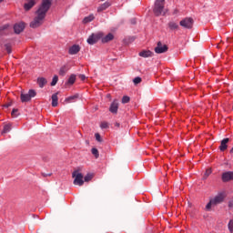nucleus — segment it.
Listing matches in <instances>:
<instances>
[{
	"label": "nucleus",
	"instance_id": "nucleus-1",
	"mask_svg": "<svg viewBox=\"0 0 233 233\" xmlns=\"http://www.w3.org/2000/svg\"><path fill=\"white\" fill-rule=\"evenodd\" d=\"M51 5L52 0H43L42 5L36 11V16L30 24L31 28H37V26H41V25H43L45 17H46V12H48Z\"/></svg>",
	"mask_w": 233,
	"mask_h": 233
},
{
	"label": "nucleus",
	"instance_id": "nucleus-2",
	"mask_svg": "<svg viewBox=\"0 0 233 233\" xmlns=\"http://www.w3.org/2000/svg\"><path fill=\"white\" fill-rule=\"evenodd\" d=\"M153 11L157 15H165L167 12V10L165 9V0H157Z\"/></svg>",
	"mask_w": 233,
	"mask_h": 233
},
{
	"label": "nucleus",
	"instance_id": "nucleus-3",
	"mask_svg": "<svg viewBox=\"0 0 233 233\" xmlns=\"http://www.w3.org/2000/svg\"><path fill=\"white\" fill-rule=\"evenodd\" d=\"M74 179V185H78V187H83L85 181L83 180V174L79 173V171H75L72 174Z\"/></svg>",
	"mask_w": 233,
	"mask_h": 233
},
{
	"label": "nucleus",
	"instance_id": "nucleus-4",
	"mask_svg": "<svg viewBox=\"0 0 233 233\" xmlns=\"http://www.w3.org/2000/svg\"><path fill=\"white\" fill-rule=\"evenodd\" d=\"M35 95H36L35 90H33V89L29 90L28 94L22 93L21 96H20L22 103H26V102L30 101V99H32V97H35Z\"/></svg>",
	"mask_w": 233,
	"mask_h": 233
},
{
	"label": "nucleus",
	"instance_id": "nucleus-5",
	"mask_svg": "<svg viewBox=\"0 0 233 233\" xmlns=\"http://www.w3.org/2000/svg\"><path fill=\"white\" fill-rule=\"evenodd\" d=\"M103 37V34L101 33H96V34H92L88 38H87V43L88 45H96L99 39Z\"/></svg>",
	"mask_w": 233,
	"mask_h": 233
},
{
	"label": "nucleus",
	"instance_id": "nucleus-6",
	"mask_svg": "<svg viewBox=\"0 0 233 233\" xmlns=\"http://www.w3.org/2000/svg\"><path fill=\"white\" fill-rule=\"evenodd\" d=\"M194 25V20L190 17L188 18H184L183 20L180 21V26L183 28H192Z\"/></svg>",
	"mask_w": 233,
	"mask_h": 233
},
{
	"label": "nucleus",
	"instance_id": "nucleus-7",
	"mask_svg": "<svg viewBox=\"0 0 233 233\" xmlns=\"http://www.w3.org/2000/svg\"><path fill=\"white\" fill-rule=\"evenodd\" d=\"M167 50L168 46H167V45H163L161 42H158L155 47L156 54H165Z\"/></svg>",
	"mask_w": 233,
	"mask_h": 233
},
{
	"label": "nucleus",
	"instance_id": "nucleus-8",
	"mask_svg": "<svg viewBox=\"0 0 233 233\" xmlns=\"http://www.w3.org/2000/svg\"><path fill=\"white\" fill-rule=\"evenodd\" d=\"M225 198V193H218L214 198H211V200H213L214 205H219V203H223Z\"/></svg>",
	"mask_w": 233,
	"mask_h": 233
},
{
	"label": "nucleus",
	"instance_id": "nucleus-9",
	"mask_svg": "<svg viewBox=\"0 0 233 233\" xmlns=\"http://www.w3.org/2000/svg\"><path fill=\"white\" fill-rule=\"evenodd\" d=\"M233 180V172L232 171H228L222 174V181L224 183H227L228 181H232Z\"/></svg>",
	"mask_w": 233,
	"mask_h": 233
},
{
	"label": "nucleus",
	"instance_id": "nucleus-10",
	"mask_svg": "<svg viewBox=\"0 0 233 233\" xmlns=\"http://www.w3.org/2000/svg\"><path fill=\"white\" fill-rule=\"evenodd\" d=\"M14 30L16 34H21L25 30V23L15 24L14 26Z\"/></svg>",
	"mask_w": 233,
	"mask_h": 233
},
{
	"label": "nucleus",
	"instance_id": "nucleus-11",
	"mask_svg": "<svg viewBox=\"0 0 233 233\" xmlns=\"http://www.w3.org/2000/svg\"><path fill=\"white\" fill-rule=\"evenodd\" d=\"M81 50V47L77 45H74L69 48V54L70 56H76L79 51Z\"/></svg>",
	"mask_w": 233,
	"mask_h": 233
},
{
	"label": "nucleus",
	"instance_id": "nucleus-12",
	"mask_svg": "<svg viewBox=\"0 0 233 233\" xmlns=\"http://www.w3.org/2000/svg\"><path fill=\"white\" fill-rule=\"evenodd\" d=\"M118 108H119V104L116 102V100H115L111 104L109 110L112 114H117Z\"/></svg>",
	"mask_w": 233,
	"mask_h": 233
},
{
	"label": "nucleus",
	"instance_id": "nucleus-13",
	"mask_svg": "<svg viewBox=\"0 0 233 233\" xmlns=\"http://www.w3.org/2000/svg\"><path fill=\"white\" fill-rule=\"evenodd\" d=\"M138 56L140 57H145V58L152 57V53L150 50H143V51L139 52Z\"/></svg>",
	"mask_w": 233,
	"mask_h": 233
},
{
	"label": "nucleus",
	"instance_id": "nucleus-14",
	"mask_svg": "<svg viewBox=\"0 0 233 233\" xmlns=\"http://www.w3.org/2000/svg\"><path fill=\"white\" fill-rule=\"evenodd\" d=\"M112 4H110V2H106L104 4H102L100 6H98L97 8V12H103L105 10H106V8L110 7Z\"/></svg>",
	"mask_w": 233,
	"mask_h": 233
},
{
	"label": "nucleus",
	"instance_id": "nucleus-15",
	"mask_svg": "<svg viewBox=\"0 0 233 233\" xmlns=\"http://www.w3.org/2000/svg\"><path fill=\"white\" fill-rule=\"evenodd\" d=\"M59 93H55L52 95V106L56 107L58 105L59 97H57V95Z\"/></svg>",
	"mask_w": 233,
	"mask_h": 233
},
{
	"label": "nucleus",
	"instance_id": "nucleus-16",
	"mask_svg": "<svg viewBox=\"0 0 233 233\" xmlns=\"http://www.w3.org/2000/svg\"><path fill=\"white\" fill-rule=\"evenodd\" d=\"M35 5V1H34V0H29L28 3H25V4L24 8H25V10L28 11V10H30L31 8H33Z\"/></svg>",
	"mask_w": 233,
	"mask_h": 233
},
{
	"label": "nucleus",
	"instance_id": "nucleus-17",
	"mask_svg": "<svg viewBox=\"0 0 233 233\" xmlns=\"http://www.w3.org/2000/svg\"><path fill=\"white\" fill-rule=\"evenodd\" d=\"M37 83L40 88H44L45 85H46L47 81L45 77H39L37 78Z\"/></svg>",
	"mask_w": 233,
	"mask_h": 233
},
{
	"label": "nucleus",
	"instance_id": "nucleus-18",
	"mask_svg": "<svg viewBox=\"0 0 233 233\" xmlns=\"http://www.w3.org/2000/svg\"><path fill=\"white\" fill-rule=\"evenodd\" d=\"M227 143H228V138H224L221 141V144H220V147H219L221 152H225V149L228 148Z\"/></svg>",
	"mask_w": 233,
	"mask_h": 233
},
{
	"label": "nucleus",
	"instance_id": "nucleus-19",
	"mask_svg": "<svg viewBox=\"0 0 233 233\" xmlns=\"http://www.w3.org/2000/svg\"><path fill=\"white\" fill-rule=\"evenodd\" d=\"M94 19H96V16H94V15H89L88 16H86L83 20V23L85 25H86V23H92V21H94Z\"/></svg>",
	"mask_w": 233,
	"mask_h": 233
},
{
	"label": "nucleus",
	"instance_id": "nucleus-20",
	"mask_svg": "<svg viewBox=\"0 0 233 233\" xmlns=\"http://www.w3.org/2000/svg\"><path fill=\"white\" fill-rule=\"evenodd\" d=\"M112 39H114V35H112V33H109L107 35L102 38V43H108V41H112Z\"/></svg>",
	"mask_w": 233,
	"mask_h": 233
},
{
	"label": "nucleus",
	"instance_id": "nucleus-21",
	"mask_svg": "<svg viewBox=\"0 0 233 233\" xmlns=\"http://www.w3.org/2000/svg\"><path fill=\"white\" fill-rule=\"evenodd\" d=\"M12 130V125L11 124H6L4 126V129L2 131V134H8Z\"/></svg>",
	"mask_w": 233,
	"mask_h": 233
},
{
	"label": "nucleus",
	"instance_id": "nucleus-22",
	"mask_svg": "<svg viewBox=\"0 0 233 233\" xmlns=\"http://www.w3.org/2000/svg\"><path fill=\"white\" fill-rule=\"evenodd\" d=\"M168 26L170 30H177V28H179V25H177L176 22H169Z\"/></svg>",
	"mask_w": 233,
	"mask_h": 233
},
{
	"label": "nucleus",
	"instance_id": "nucleus-23",
	"mask_svg": "<svg viewBox=\"0 0 233 233\" xmlns=\"http://www.w3.org/2000/svg\"><path fill=\"white\" fill-rule=\"evenodd\" d=\"M78 96L77 95H75V96H71L67 98H66V103H74L76 102V99H77Z\"/></svg>",
	"mask_w": 233,
	"mask_h": 233
},
{
	"label": "nucleus",
	"instance_id": "nucleus-24",
	"mask_svg": "<svg viewBox=\"0 0 233 233\" xmlns=\"http://www.w3.org/2000/svg\"><path fill=\"white\" fill-rule=\"evenodd\" d=\"M57 81H59V76H54L53 80L51 82V86H56L57 85Z\"/></svg>",
	"mask_w": 233,
	"mask_h": 233
},
{
	"label": "nucleus",
	"instance_id": "nucleus-25",
	"mask_svg": "<svg viewBox=\"0 0 233 233\" xmlns=\"http://www.w3.org/2000/svg\"><path fill=\"white\" fill-rule=\"evenodd\" d=\"M91 152H92L93 156H95L96 158L99 157V151L97 150V148L93 147L91 149Z\"/></svg>",
	"mask_w": 233,
	"mask_h": 233
},
{
	"label": "nucleus",
	"instance_id": "nucleus-26",
	"mask_svg": "<svg viewBox=\"0 0 233 233\" xmlns=\"http://www.w3.org/2000/svg\"><path fill=\"white\" fill-rule=\"evenodd\" d=\"M67 83H68L69 85H74V83H76V76H75V75H72V76L68 78Z\"/></svg>",
	"mask_w": 233,
	"mask_h": 233
},
{
	"label": "nucleus",
	"instance_id": "nucleus-27",
	"mask_svg": "<svg viewBox=\"0 0 233 233\" xmlns=\"http://www.w3.org/2000/svg\"><path fill=\"white\" fill-rule=\"evenodd\" d=\"M5 50H6L7 54H12V45L5 44Z\"/></svg>",
	"mask_w": 233,
	"mask_h": 233
},
{
	"label": "nucleus",
	"instance_id": "nucleus-28",
	"mask_svg": "<svg viewBox=\"0 0 233 233\" xmlns=\"http://www.w3.org/2000/svg\"><path fill=\"white\" fill-rule=\"evenodd\" d=\"M129 102H130V96H125L122 97L123 105H126V103H129Z\"/></svg>",
	"mask_w": 233,
	"mask_h": 233
},
{
	"label": "nucleus",
	"instance_id": "nucleus-29",
	"mask_svg": "<svg viewBox=\"0 0 233 233\" xmlns=\"http://www.w3.org/2000/svg\"><path fill=\"white\" fill-rule=\"evenodd\" d=\"M214 205H216V204H214L213 200L210 199V201L206 206V210H210V208H212V206H214Z\"/></svg>",
	"mask_w": 233,
	"mask_h": 233
},
{
	"label": "nucleus",
	"instance_id": "nucleus-30",
	"mask_svg": "<svg viewBox=\"0 0 233 233\" xmlns=\"http://www.w3.org/2000/svg\"><path fill=\"white\" fill-rule=\"evenodd\" d=\"M66 74V66H62L59 70V75L60 76H65Z\"/></svg>",
	"mask_w": 233,
	"mask_h": 233
},
{
	"label": "nucleus",
	"instance_id": "nucleus-31",
	"mask_svg": "<svg viewBox=\"0 0 233 233\" xmlns=\"http://www.w3.org/2000/svg\"><path fill=\"white\" fill-rule=\"evenodd\" d=\"M141 81H142L141 77L137 76L134 78L133 83H134V85H139V83H141Z\"/></svg>",
	"mask_w": 233,
	"mask_h": 233
},
{
	"label": "nucleus",
	"instance_id": "nucleus-32",
	"mask_svg": "<svg viewBox=\"0 0 233 233\" xmlns=\"http://www.w3.org/2000/svg\"><path fill=\"white\" fill-rule=\"evenodd\" d=\"M210 174H212V169L211 168L207 169L204 175L205 179H207V177H208Z\"/></svg>",
	"mask_w": 233,
	"mask_h": 233
},
{
	"label": "nucleus",
	"instance_id": "nucleus-33",
	"mask_svg": "<svg viewBox=\"0 0 233 233\" xmlns=\"http://www.w3.org/2000/svg\"><path fill=\"white\" fill-rule=\"evenodd\" d=\"M228 230L233 233V219H231L228 223Z\"/></svg>",
	"mask_w": 233,
	"mask_h": 233
},
{
	"label": "nucleus",
	"instance_id": "nucleus-34",
	"mask_svg": "<svg viewBox=\"0 0 233 233\" xmlns=\"http://www.w3.org/2000/svg\"><path fill=\"white\" fill-rule=\"evenodd\" d=\"M95 137L96 139V141H98L99 143H101L103 140L101 139V135H99V133H96L95 135Z\"/></svg>",
	"mask_w": 233,
	"mask_h": 233
},
{
	"label": "nucleus",
	"instance_id": "nucleus-35",
	"mask_svg": "<svg viewBox=\"0 0 233 233\" xmlns=\"http://www.w3.org/2000/svg\"><path fill=\"white\" fill-rule=\"evenodd\" d=\"M101 128H108V123L107 122H102L100 124Z\"/></svg>",
	"mask_w": 233,
	"mask_h": 233
},
{
	"label": "nucleus",
	"instance_id": "nucleus-36",
	"mask_svg": "<svg viewBox=\"0 0 233 233\" xmlns=\"http://www.w3.org/2000/svg\"><path fill=\"white\" fill-rule=\"evenodd\" d=\"M92 177H93L92 175L87 174V175L84 177V179H85V181H90V179H92Z\"/></svg>",
	"mask_w": 233,
	"mask_h": 233
},
{
	"label": "nucleus",
	"instance_id": "nucleus-37",
	"mask_svg": "<svg viewBox=\"0 0 233 233\" xmlns=\"http://www.w3.org/2000/svg\"><path fill=\"white\" fill-rule=\"evenodd\" d=\"M15 114H17V109H13V111H12L13 117H15L17 116Z\"/></svg>",
	"mask_w": 233,
	"mask_h": 233
},
{
	"label": "nucleus",
	"instance_id": "nucleus-38",
	"mask_svg": "<svg viewBox=\"0 0 233 233\" xmlns=\"http://www.w3.org/2000/svg\"><path fill=\"white\" fill-rule=\"evenodd\" d=\"M80 78L82 79V81H85V79H86V76H85V75H81Z\"/></svg>",
	"mask_w": 233,
	"mask_h": 233
},
{
	"label": "nucleus",
	"instance_id": "nucleus-39",
	"mask_svg": "<svg viewBox=\"0 0 233 233\" xmlns=\"http://www.w3.org/2000/svg\"><path fill=\"white\" fill-rule=\"evenodd\" d=\"M10 106V104L5 105V108H8Z\"/></svg>",
	"mask_w": 233,
	"mask_h": 233
},
{
	"label": "nucleus",
	"instance_id": "nucleus-40",
	"mask_svg": "<svg viewBox=\"0 0 233 233\" xmlns=\"http://www.w3.org/2000/svg\"><path fill=\"white\" fill-rule=\"evenodd\" d=\"M229 207H232V203H229Z\"/></svg>",
	"mask_w": 233,
	"mask_h": 233
},
{
	"label": "nucleus",
	"instance_id": "nucleus-41",
	"mask_svg": "<svg viewBox=\"0 0 233 233\" xmlns=\"http://www.w3.org/2000/svg\"><path fill=\"white\" fill-rule=\"evenodd\" d=\"M3 1H5V0H0V3H3Z\"/></svg>",
	"mask_w": 233,
	"mask_h": 233
}]
</instances>
